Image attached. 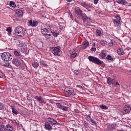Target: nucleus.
<instances>
[{
  "label": "nucleus",
  "instance_id": "14",
  "mask_svg": "<svg viewBox=\"0 0 131 131\" xmlns=\"http://www.w3.org/2000/svg\"><path fill=\"white\" fill-rule=\"evenodd\" d=\"M41 33L43 36H46L48 34L50 33V31L47 28H41Z\"/></svg>",
  "mask_w": 131,
  "mask_h": 131
},
{
  "label": "nucleus",
  "instance_id": "9",
  "mask_svg": "<svg viewBox=\"0 0 131 131\" xmlns=\"http://www.w3.org/2000/svg\"><path fill=\"white\" fill-rule=\"evenodd\" d=\"M130 110H131L130 106L128 105H125L123 110H122L120 111V113L121 114H122V115H124V114H126V113H128V112H130Z\"/></svg>",
  "mask_w": 131,
  "mask_h": 131
},
{
  "label": "nucleus",
  "instance_id": "35",
  "mask_svg": "<svg viewBox=\"0 0 131 131\" xmlns=\"http://www.w3.org/2000/svg\"><path fill=\"white\" fill-rule=\"evenodd\" d=\"M77 55V53H76V52H75V53L72 54L71 55V58L74 59V58H75V57H76Z\"/></svg>",
  "mask_w": 131,
  "mask_h": 131
},
{
  "label": "nucleus",
  "instance_id": "46",
  "mask_svg": "<svg viewBox=\"0 0 131 131\" xmlns=\"http://www.w3.org/2000/svg\"><path fill=\"white\" fill-rule=\"evenodd\" d=\"M98 2H99V0H94V4L95 5H98Z\"/></svg>",
  "mask_w": 131,
  "mask_h": 131
},
{
  "label": "nucleus",
  "instance_id": "42",
  "mask_svg": "<svg viewBox=\"0 0 131 131\" xmlns=\"http://www.w3.org/2000/svg\"><path fill=\"white\" fill-rule=\"evenodd\" d=\"M40 65H42L45 67H48V64L43 62V61H40Z\"/></svg>",
  "mask_w": 131,
  "mask_h": 131
},
{
  "label": "nucleus",
  "instance_id": "52",
  "mask_svg": "<svg viewBox=\"0 0 131 131\" xmlns=\"http://www.w3.org/2000/svg\"><path fill=\"white\" fill-rule=\"evenodd\" d=\"M72 0H67V2H68V3H70Z\"/></svg>",
  "mask_w": 131,
  "mask_h": 131
},
{
  "label": "nucleus",
  "instance_id": "38",
  "mask_svg": "<svg viewBox=\"0 0 131 131\" xmlns=\"http://www.w3.org/2000/svg\"><path fill=\"white\" fill-rule=\"evenodd\" d=\"M43 36L45 37V38H46L47 39H50V37L49 36H52V34H51L50 33H48L47 34V35Z\"/></svg>",
  "mask_w": 131,
  "mask_h": 131
},
{
  "label": "nucleus",
  "instance_id": "48",
  "mask_svg": "<svg viewBox=\"0 0 131 131\" xmlns=\"http://www.w3.org/2000/svg\"><path fill=\"white\" fill-rule=\"evenodd\" d=\"M77 88H79V89H82V86L80 85H77Z\"/></svg>",
  "mask_w": 131,
  "mask_h": 131
},
{
  "label": "nucleus",
  "instance_id": "40",
  "mask_svg": "<svg viewBox=\"0 0 131 131\" xmlns=\"http://www.w3.org/2000/svg\"><path fill=\"white\" fill-rule=\"evenodd\" d=\"M5 107L4 103L0 102V110H3Z\"/></svg>",
  "mask_w": 131,
  "mask_h": 131
},
{
  "label": "nucleus",
  "instance_id": "3",
  "mask_svg": "<svg viewBox=\"0 0 131 131\" xmlns=\"http://www.w3.org/2000/svg\"><path fill=\"white\" fill-rule=\"evenodd\" d=\"M114 27L116 30H120L121 29V18L120 16H117L115 17L113 20Z\"/></svg>",
  "mask_w": 131,
  "mask_h": 131
},
{
  "label": "nucleus",
  "instance_id": "4",
  "mask_svg": "<svg viewBox=\"0 0 131 131\" xmlns=\"http://www.w3.org/2000/svg\"><path fill=\"white\" fill-rule=\"evenodd\" d=\"M1 58L3 61L8 62V61H11L13 59V56L9 52H4L1 55Z\"/></svg>",
  "mask_w": 131,
  "mask_h": 131
},
{
  "label": "nucleus",
  "instance_id": "37",
  "mask_svg": "<svg viewBox=\"0 0 131 131\" xmlns=\"http://www.w3.org/2000/svg\"><path fill=\"white\" fill-rule=\"evenodd\" d=\"M0 131H7V130L5 128V125H2L1 127H0Z\"/></svg>",
  "mask_w": 131,
  "mask_h": 131
},
{
  "label": "nucleus",
  "instance_id": "2",
  "mask_svg": "<svg viewBox=\"0 0 131 131\" xmlns=\"http://www.w3.org/2000/svg\"><path fill=\"white\" fill-rule=\"evenodd\" d=\"M14 33L15 35H17V36H25V32L26 30L23 28L21 26H19L16 27L14 30Z\"/></svg>",
  "mask_w": 131,
  "mask_h": 131
},
{
  "label": "nucleus",
  "instance_id": "36",
  "mask_svg": "<svg viewBox=\"0 0 131 131\" xmlns=\"http://www.w3.org/2000/svg\"><path fill=\"white\" fill-rule=\"evenodd\" d=\"M18 46L19 48H22V47L24 46V44H23L20 41H18Z\"/></svg>",
  "mask_w": 131,
  "mask_h": 131
},
{
  "label": "nucleus",
  "instance_id": "31",
  "mask_svg": "<svg viewBox=\"0 0 131 131\" xmlns=\"http://www.w3.org/2000/svg\"><path fill=\"white\" fill-rule=\"evenodd\" d=\"M100 108L102 109H103V110H107L108 109V106L104 105V104H101L100 105Z\"/></svg>",
  "mask_w": 131,
  "mask_h": 131
},
{
  "label": "nucleus",
  "instance_id": "18",
  "mask_svg": "<svg viewBox=\"0 0 131 131\" xmlns=\"http://www.w3.org/2000/svg\"><path fill=\"white\" fill-rule=\"evenodd\" d=\"M106 56H107V53L103 51L99 54V57L101 59H106Z\"/></svg>",
  "mask_w": 131,
  "mask_h": 131
},
{
  "label": "nucleus",
  "instance_id": "51",
  "mask_svg": "<svg viewBox=\"0 0 131 131\" xmlns=\"http://www.w3.org/2000/svg\"><path fill=\"white\" fill-rule=\"evenodd\" d=\"M3 77H4V76L2 74H0V78H3Z\"/></svg>",
  "mask_w": 131,
  "mask_h": 131
},
{
  "label": "nucleus",
  "instance_id": "32",
  "mask_svg": "<svg viewBox=\"0 0 131 131\" xmlns=\"http://www.w3.org/2000/svg\"><path fill=\"white\" fill-rule=\"evenodd\" d=\"M11 123L13 124V125H18L19 124V122L16 121V120H11Z\"/></svg>",
  "mask_w": 131,
  "mask_h": 131
},
{
  "label": "nucleus",
  "instance_id": "15",
  "mask_svg": "<svg viewBox=\"0 0 131 131\" xmlns=\"http://www.w3.org/2000/svg\"><path fill=\"white\" fill-rule=\"evenodd\" d=\"M89 46H90L89 41H84L82 42V44L80 45V48L83 49H86Z\"/></svg>",
  "mask_w": 131,
  "mask_h": 131
},
{
  "label": "nucleus",
  "instance_id": "39",
  "mask_svg": "<svg viewBox=\"0 0 131 131\" xmlns=\"http://www.w3.org/2000/svg\"><path fill=\"white\" fill-rule=\"evenodd\" d=\"M51 33H52L53 36H54V37H57V36H58V35L59 34L58 33H56L55 32H51Z\"/></svg>",
  "mask_w": 131,
  "mask_h": 131
},
{
  "label": "nucleus",
  "instance_id": "16",
  "mask_svg": "<svg viewBox=\"0 0 131 131\" xmlns=\"http://www.w3.org/2000/svg\"><path fill=\"white\" fill-rule=\"evenodd\" d=\"M15 12L18 17H22L23 16V11L20 9L16 10Z\"/></svg>",
  "mask_w": 131,
  "mask_h": 131
},
{
  "label": "nucleus",
  "instance_id": "34",
  "mask_svg": "<svg viewBox=\"0 0 131 131\" xmlns=\"http://www.w3.org/2000/svg\"><path fill=\"white\" fill-rule=\"evenodd\" d=\"M12 113H13V114H15V115H17V114H19V111H18L17 110H15L14 108H12Z\"/></svg>",
  "mask_w": 131,
  "mask_h": 131
},
{
  "label": "nucleus",
  "instance_id": "20",
  "mask_svg": "<svg viewBox=\"0 0 131 131\" xmlns=\"http://www.w3.org/2000/svg\"><path fill=\"white\" fill-rule=\"evenodd\" d=\"M117 3L123 5H125L126 4H127V2H126L125 0H118Z\"/></svg>",
  "mask_w": 131,
  "mask_h": 131
},
{
  "label": "nucleus",
  "instance_id": "45",
  "mask_svg": "<svg viewBox=\"0 0 131 131\" xmlns=\"http://www.w3.org/2000/svg\"><path fill=\"white\" fill-rule=\"evenodd\" d=\"M48 109L49 111H53V107L52 106H49Z\"/></svg>",
  "mask_w": 131,
  "mask_h": 131
},
{
  "label": "nucleus",
  "instance_id": "53",
  "mask_svg": "<svg viewBox=\"0 0 131 131\" xmlns=\"http://www.w3.org/2000/svg\"><path fill=\"white\" fill-rule=\"evenodd\" d=\"M129 7H131V3L128 5Z\"/></svg>",
  "mask_w": 131,
  "mask_h": 131
},
{
  "label": "nucleus",
  "instance_id": "7",
  "mask_svg": "<svg viewBox=\"0 0 131 131\" xmlns=\"http://www.w3.org/2000/svg\"><path fill=\"white\" fill-rule=\"evenodd\" d=\"M52 53L54 54L55 56H60L61 49H60V46L52 47L51 48Z\"/></svg>",
  "mask_w": 131,
  "mask_h": 131
},
{
  "label": "nucleus",
  "instance_id": "25",
  "mask_svg": "<svg viewBox=\"0 0 131 131\" xmlns=\"http://www.w3.org/2000/svg\"><path fill=\"white\" fill-rule=\"evenodd\" d=\"M116 124H112L110 125H108V127L109 129H114L115 127H116Z\"/></svg>",
  "mask_w": 131,
  "mask_h": 131
},
{
  "label": "nucleus",
  "instance_id": "19",
  "mask_svg": "<svg viewBox=\"0 0 131 131\" xmlns=\"http://www.w3.org/2000/svg\"><path fill=\"white\" fill-rule=\"evenodd\" d=\"M117 54L119 55L120 56H122L123 54H124V51L123 50V49L122 48H119L117 50Z\"/></svg>",
  "mask_w": 131,
  "mask_h": 131
},
{
  "label": "nucleus",
  "instance_id": "6",
  "mask_svg": "<svg viewBox=\"0 0 131 131\" xmlns=\"http://www.w3.org/2000/svg\"><path fill=\"white\" fill-rule=\"evenodd\" d=\"M88 59L90 62H93V63H95L96 64H97V65H101V64H102L103 63L102 61L94 56H89Z\"/></svg>",
  "mask_w": 131,
  "mask_h": 131
},
{
  "label": "nucleus",
  "instance_id": "21",
  "mask_svg": "<svg viewBox=\"0 0 131 131\" xmlns=\"http://www.w3.org/2000/svg\"><path fill=\"white\" fill-rule=\"evenodd\" d=\"M34 99L37 100L40 103H43V102H42V97L41 96L38 97L37 96H35L34 97Z\"/></svg>",
  "mask_w": 131,
  "mask_h": 131
},
{
  "label": "nucleus",
  "instance_id": "41",
  "mask_svg": "<svg viewBox=\"0 0 131 131\" xmlns=\"http://www.w3.org/2000/svg\"><path fill=\"white\" fill-rule=\"evenodd\" d=\"M74 73L75 75H78V74H79V71L78 70H76L74 71Z\"/></svg>",
  "mask_w": 131,
  "mask_h": 131
},
{
  "label": "nucleus",
  "instance_id": "24",
  "mask_svg": "<svg viewBox=\"0 0 131 131\" xmlns=\"http://www.w3.org/2000/svg\"><path fill=\"white\" fill-rule=\"evenodd\" d=\"M9 6L11 7V8H16V4H15V2L13 1H10L9 2Z\"/></svg>",
  "mask_w": 131,
  "mask_h": 131
},
{
  "label": "nucleus",
  "instance_id": "10",
  "mask_svg": "<svg viewBox=\"0 0 131 131\" xmlns=\"http://www.w3.org/2000/svg\"><path fill=\"white\" fill-rule=\"evenodd\" d=\"M12 64L16 66V67H19L21 65V61L20 59L18 58H14L12 61Z\"/></svg>",
  "mask_w": 131,
  "mask_h": 131
},
{
  "label": "nucleus",
  "instance_id": "13",
  "mask_svg": "<svg viewBox=\"0 0 131 131\" xmlns=\"http://www.w3.org/2000/svg\"><path fill=\"white\" fill-rule=\"evenodd\" d=\"M80 5L82 7L88 10V11H90L89 9L92 7V5H91V3L89 2H82L80 3Z\"/></svg>",
  "mask_w": 131,
  "mask_h": 131
},
{
  "label": "nucleus",
  "instance_id": "27",
  "mask_svg": "<svg viewBox=\"0 0 131 131\" xmlns=\"http://www.w3.org/2000/svg\"><path fill=\"white\" fill-rule=\"evenodd\" d=\"M96 35L97 36H101L102 35V32L100 30H96Z\"/></svg>",
  "mask_w": 131,
  "mask_h": 131
},
{
  "label": "nucleus",
  "instance_id": "29",
  "mask_svg": "<svg viewBox=\"0 0 131 131\" xmlns=\"http://www.w3.org/2000/svg\"><path fill=\"white\" fill-rule=\"evenodd\" d=\"M32 65L34 68H37V67H38V66H39V64L37 62H33Z\"/></svg>",
  "mask_w": 131,
  "mask_h": 131
},
{
  "label": "nucleus",
  "instance_id": "17",
  "mask_svg": "<svg viewBox=\"0 0 131 131\" xmlns=\"http://www.w3.org/2000/svg\"><path fill=\"white\" fill-rule=\"evenodd\" d=\"M115 79H112L111 77H108L107 79V82L108 84L111 85L114 83Z\"/></svg>",
  "mask_w": 131,
  "mask_h": 131
},
{
  "label": "nucleus",
  "instance_id": "44",
  "mask_svg": "<svg viewBox=\"0 0 131 131\" xmlns=\"http://www.w3.org/2000/svg\"><path fill=\"white\" fill-rule=\"evenodd\" d=\"M113 45H114V43H113V42L112 41H111V42H110L108 43V46L109 47H112V46H113Z\"/></svg>",
  "mask_w": 131,
  "mask_h": 131
},
{
  "label": "nucleus",
  "instance_id": "54",
  "mask_svg": "<svg viewBox=\"0 0 131 131\" xmlns=\"http://www.w3.org/2000/svg\"><path fill=\"white\" fill-rule=\"evenodd\" d=\"M118 131H123V130H118Z\"/></svg>",
  "mask_w": 131,
  "mask_h": 131
},
{
  "label": "nucleus",
  "instance_id": "26",
  "mask_svg": "<svg viewBox=\"0 0 131 131\" xmlns=\"http://www.w3.org/2000/svg\"><path fill=\"white\" fill-rule=\"evenodd\" d=\"M14 55L16 57H20L21 56V54H20V52H18L17 50H15L14 51Z\"/></svg>",
  "mask_w": 131,
  "mask_h": 131
},
{
  "label": "nucleus",
  "instance_id": "47",
  "mask_svg": "<svg viewBox=\"0 0 131 131\" xmlns=\"http://www.w3.org/2000/svg\"><path fill=\"white\" fill-rule=\"evenodd\" d=\"M17 127H23V126L22 124H19V122H18V124L17 125Z\"/></svg>",
  "mask_w": 131,
  "mask_h": 131
},
{
  "label": "nucleus",
  "instance_id": "43",
  "mask_svg": "<svg viewBox=\"0 0 131 131\" xmlns=\"http://www.w3.org/2000/svg\"><path fill=\"white\" fill-rule=\"evenodd\" d=\"M91 122H92V125H94V124H97V123H96V121H95L94 120H93V119H91Z\"/></svg>",
  "mask_w": 131,
  "mask_h": 131
},
{
  "label": "nucleus",
  "instance_id": "11",
  "mask_svg": "<svg viewBox=\"0 0 131 131\" xmlns=\"http://www.w3.org/2000/svg\"><path fill=\"white\" fill-rule=\"evenodd\" d=\"M38 25V21L37 20H30L28 21V26H31V27H36Z\"/></svg>",
  "mask_w": 131,
  "mask_h": 131
},
{
  "label": "nucleus",
  "instance_id": "30",
  "mask_svg": "<svg viewBox=\"0 0 131 131\" xmlns=\"http://www.w3.org/2000/svg\"><path fill=\"white\" fill-rule=\"evenodd\" d=\"M113 85L115 86H117V88H119L120 86V84H119V83L118 81H115V82L113 83Z\"/></svg>",
  "mask_w": 131,
  "mask_h": 131
},
{
  "label": "nucleus",
  "instance_id": "5",
  "mask_svg": "<svg viewBox=\"0 0 131 131\" xmlns=\"http://www.w3.org/2000/svg\"><path fill=\"white\" fill-rule=\"evenodd\" d=\"M75 12L78 16H81L83 22L86 21V20H88L89 21L90 20V18L86 16L85 13H83L82 11L80 9H76Z\"/></svg>",
  "mask_w": 131,
  "mask_h": 131
},
{
  "label": "nucleus",
  "instance_id": "23",
  "mask_svg": "<svg viewBox=\"0 0 131 131\" xmlns=\"http://www.w3.org/2000/svg\"><path fill=\"white\" fill-rule=\"evenodd\" d=\"M6 31L8 32V35H9V36H11V35L12 34V32H13V30H12V28L8 27L6 29Z\"/></svg>",
  "mask_w": 131,
  "mask_h": 131
},
{
  "label": "nucleus",
  "instance_id": "1",
  "mask_svg": "<svg viewBox=\"0 0 131 131\" xmlns=\"http://www.w3.org/2000/svg\"><path fill=\"white\" fill-rule=\"evenodd\" d=\"M51 124H53V125H55V124H58V122H57V121L56 120L49 118L47 119L46 122L45 123V127L46 129H48V130H52V126H51Z\"/></svg>",
  "mask_w": 131,
  "mask_h": 131
},
{
  "label": "nucleus",
  "instance_id": "28",
  "mask_svg": "<svg viewBox=\"0 0 131 131\" xmlns=\"http://www.w3.org/2000/svg\"><path fill=\"white\" fill-rule=\"evenodd\" d=\"M105 59L108 60V61H113V58H112V56L110 55H107Z\"/></svg>",
  "mask_w": 131,
  "mask_h": 131
},
{
  "label": "nucleus",
  "instance_id": "22",
  "mask_svg": "<svg viewBox=\"0 0 131 131\" xmlns=\"http://www.w3.org/2000/svg\"><path fill=\"white\" fill-rule=\"evenodd\" d=\"M6 129L7 131H13L14 128L10 124H8L6 126Z\"/></svg>",
  "mask_w": 131,
  "mask_h": 131
},
{
  "label": "nucleus",
  "instance_id": "33",
  "mask_svg": "<svg viewBox=\"0 0 131 131\" xmlns=\"http://www.w3.org/2000/svg\"><path fill=\"white\" fill-rule=\"evenodd\" d=\"M100 43L101 45H102V46H106L107 45V41L105 40H102L100 41Z\"/></svg>",
  "mask_w": 131,
  "mask_h": 131
},
{
  "label": "nucleus",
  "instance_id": "50",
  "mask_svg": "<svg viewBox=\"0 0 131 131\" xmlns=\"http://www.w3.org/2000/svg\"><path fill=\"white\" fill-rule=\"evenodd\" d=\"M87 118H88V119H89L90 120H91V119H92V118H91V116H88L87 117Z\"/></svg>",
  "mask_w": 131,
  "mask_h": 131
},
{
  "label": "nucleus",
  "instance_id": "8",
  "mask_svg": "<svg viewBox=\"0 0 131 131\" xmlns=\"http://www.w3.org/2000/svg\"><path fill=\"white\" fill-rule=\"evenodd\" d=\"M64 93L65 95L68 96H74L75 93H74V90L72 88H66L64 89Z\"/></svg>",
  "mask_w": 131,
  "mask_h": 131
},
{
  "label": "nucleus",
  "instance_id": "12",
  "mask_svg": "<svg viewBox=\"0 0 131 131\" xmlns=\"http://www.w3.org/2000/svg\"><path fill=\"white\" fill-rule=\"evenodd\" d=\"M56 106L57 108H59L63 111H68V110L69 109L68 106H63L61 103L58 102L56 103Z\"/></svg>",
  "mask_w": 131,
  "mask_h": 131
},
{
  "label": "nucleus",
  "instance_id": "49",
  "mask_svg": "<svg viewBox=\"0 0 131 131\" xmlns=\"http://www.w3.org/2000/svg\"><path fill=\"white\" fill-rule=\"evenodd\" d=\"M91 50L93 52H96V48H92Z\"/></svg>",
  "mask_w": 131,
  "mask_h": 131
}]
</instances>
